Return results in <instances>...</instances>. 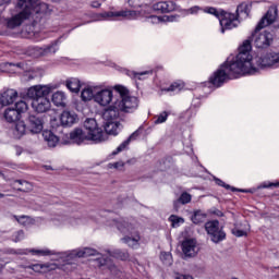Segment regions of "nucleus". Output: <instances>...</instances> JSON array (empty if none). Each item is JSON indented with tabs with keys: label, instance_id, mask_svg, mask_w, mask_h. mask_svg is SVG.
<instances>
[{
	"label": "nucleus",
	"instance_id": "obj_1",
	"mask_svg": "<svg viewBox=\"0 0 279 279\" xmlns=\"http://www.w3.org/2000/svg\"><path fill=\"white\" fill-rule=\"evenodd\" d=\"M81 99L106 108L102 112L105 131L112 136L119 135L123 130L122 121H125V114L136 112L140 104L138 97L130 95V89L123 85H87L81 92Z\"/></svg>",
	"mask_w": 279,
	"mask_h": 279
},
{
	"label": "nucleus",
	"instance_id": "obj_2",
	"mask_svg": "<svg viewBox=\"0 0 279 279\" xmlns=\"http://www.w3.org/2000/svg\"><path fill=\"white\" fill-rule=\"evenodd\" d=\"M267 69H279V52L266 51L252 56V44L250 40L243 41L239 48V53L228 57L218 71L209 77L210 84L219 88L228 80H236L242 75H256L259 71Z\"/></svg>",
	"mask_w": 279,
	"mask_h": 279
},
{
	"label": "nucleus",
	"instance_id": "obj_3",
	"mask_svg": "<svg viewBox=\"0 0 279 279\" xmlns=\"http://www.w3.org/2000/svg\"><path fill=\"white\" fill-rule=\"evenodd\" d=\"M11 16L7 19V27L16 29L23 23L38 22L43 16L51 14V7L40 0H17L15 7L10 10Z\"/></svg>",
	"mask_w": 279,
	"mask_h": 279
},
{
	"label": "nucleus",
	"instance_id": "obj_4",
	"mask_svg": "<svg viewBox=\"0 0 279 279\" xmlns=\"http://www.w3.org/2000/svg\"><path fill=\"white\" fill-rule=\"evenodd\" d=\"M278 19V8L271 7L268 9L266 14L260 19L255 31L252 35L253 43L257 49H267L271 43H274V34L269 31H264L260 33V29L274 25Z\"/></svg>",
	"mask_w": 279,
	"mask_h": 279
},
{
	"label": "nucleus",
	"instance_id": "obj_5",
	"mask_svg": "<svg viewBox=\"0 0 279 279\" xmlns=\"http://www.w3.org/2000/svg\"><path fill=\"white\" fill-rule=\"evenodd\" d=\"M33 256H54L52 260H58L59 263H71L75 258H88V256H99V252L92 247H78L71 251H65L61 253H56L49 248H39L28 251Z\"/></svg>",
	"mask_w": 279,
	"mask_h": 279
},
{
	"label": "nucleus",
	"instance_id": "obj_6",
	"mask_svg": "<svg viewBox=\"0 0 279 279\" xmlns=\"http://www.w3.org/2000/svg\"><path fill=\"white\" fill-rule=\"evenodd\" d=\"M107 226H116L121 234L124 236L121 239L122 243H125L129 247L136 248L141 245V234L138 233V222L134 219L117 218L109 220Z\"/></svg>",
	"mask_w": 279,
	"mask_h": 279
},
{
	"label": "nucleus",
	"instance_id": "obj_7",
	"mask_svg": "<svg viewBox=\"0 0 279 279\" xmlns=\"http://www.w3.org/2000/svg\"><path fill=\"white\" fill-rule=\"evenodd\" d=\"M58 88L57 85H35L27 89V97L33 99L32 107L35 112L43 114V112H49L51 110V101L49 95Z\"/></svg>",
	"mask_w": 279,
	"mask_h": 279
},
{
	"label": "nucleus",
	"instance_id": "obj_8",
	"mask_svg": "<svg viewBox=\"0 0 279 279\" xmlns=\"http://www.w3.org/2000/svg\"><path fill=\"white\" fill-rule=\"evenodd\" d=\"M45 130V121L40 117L29 116L26 122L19 120L11 129L13 138H23L26 134H40Z\"/></svg>",
	"mask_w": 279,
	"mask_h": 279
},
{
	"label": "nucleus",
	"instance_id": "obj_9",
	"mask_svg": "<svg viewBox=\"0 0 279 279\" xmlns=\"http://www.w3.org/2000/svg\"><path fill=\"white\" fill-rule=\"evenodd\" d=\"M84 128H85V134L88 136V141H93L94 143H104V141H108V132L101 130L97 125V121L93 118L86 119L84 122Z\"/></svg>",
	"mask_w": 279,
	"mask_h": 279
},
{
	"label": "nucleus",
	"instance_id": "obj_10",
	"mask_svg": "<svg viewBox=\"0 0 279 279\" xmlns=\"http://www.w3.org/2000/svg\"><path fill=\"white\" fill-rule=\"evenodd\" d=\"M154 9L151 7H146L144 11L143 21L146 23H151V25H160V23H175L178 21V15H155Z\"/></svg>",
	"mask_w": 279,
	"mask_h": 279
},
{
	"label": "nucleus",
	"instance_id": "obj_11",
	"mask_svg": "<svg viewBox=\"0 0 279 279\" xmlns=\"http://www.w3.org/2000/svg\"><path fill=\"white\" fill-rule=\"evenodd\" d=\"M205 230L213 243H221V241L226 240V232L223 231V228L219 226V220L207 221L205 223Z\"/></svg>",
	"mask_w": 279,
	"mask_h": 279
},
{
	"label": "nucleus",
	"instance_id": "obj_12",
	"mask_svg": "<svg viewBox=\"0 0 279 279\" xmlns=\"http://www.w3.org/2000/svg\"><path fill=\"white\" fill-rule=\"evenodd\" d=\"M77 121V113H75L74 111L64 110L59 116V118L52 119L50 123L52 128H58V125H62L63 128H71L72 125H75Z\"/></svg>",
	"mask_w": 279,
	"mask_h": 279
},
{
	"label": "nucleus",
	"instance_id": "obj_13",
	"mask_svg": "<svg viewBox=\"0 0 279 279\" xmlns=\"http://www.w3.org/2000/svg\"><path fill=\"white\" fill-rule=\"evenodd\" d=\"M219 23L221 34H226L228 29H234V27H239V17L234 13H228L223 11L222 15L219 16Z\"/></svg>",
	"mask_w": 279,
	"mask_h": 279
},
{
	"label": "nucleus",
	"instance_id": "obj_14",
	"mask_svg": "<svg viewBox=\"0 0 279 279\" xmlns=\"http://www.w3.org/2000/svg\"><path fill=\"white\" fill-rule=\"evenodd\" d=\"M150 8L155 12H161V13H168V12H175L180 10V7L175 4V2L168 0V1H158V2H153L150 4Z\"/></svg>",
	"mask_w": 279,
	"mask_h": 279
},
{
	"label": "nucleus",
	"instance_id": "obj_15",
	"mask_svg": "<svg viewBox=\"0 0 279 279\" xmlns=\"http://www.w3.org/2000/svg\"><path fill=\"white\" fill-rule=\"evenodd\" d=\"M182 252L184 256L189 258H193V256H197V252H199V247H197L196 239H186L182 242Z\"/></svg>",
	"mask_w": 279,
	"mask_h": 279
},
{
	"label": "nucleus",
	"instance_id": "obj_16",
	"mask_svg": "<svg viewBox=\"0 0 279 279\" xmlns=\"http://www.w3.org/2000/svg\"><path fill=\"white\" fill-rule=\"evenodd\" d=\"M96 265L101 269H109V271H111L113 276H118L119 278H121L119 274H123L121 270H119V268H117V266L114 265V262H112L111 258L98 257L96 259Z\"/></svg>",
	"mask_w": 279,
	"mask_h": 279
},
{
	"label": "nucleus",
	"instance_id": "obj_17",
	"mask_svg": "<svg viewBox=\"0 0 279 279\" xmlns=\"http://www.w3.org/2000/svg\"><path fill=\"white\" fill-rule=\"evenodd\" d=\"M84 141H88V136L86 132L82 129H75L70 133V137L68 141H64L65 145L69 143H74L76 145H82Z\"/></svg>",
	"mask_w": 279,
	"mask_h": 279
},
{
	"label": "nucleus",
	"instance_id": "obj_18",
	"mask_svg": "<svg viewBox=\"0 0 279 279\" xmlns=\"http://www.w3.org/2000/svg\"><path fill=\"white\" fill-rule=\"evenodd\" d=\"M250 232V223L247 221H236L231 229V233L234 236H247Z\"/></svg>",
	"mask_w": 279,
	"mask_h": 279
},
{
	"label": "nucleus",
	"instance_id": "obj_19",
	"mask_svg": "<svg viewBox=\"0 0 279 279\" xmlns=\"http://www.w3.org/2000/svg\"><path fill=\"white\" fill-rule=\"evenodd\" d=\"M60 267L56 263H45V264H33L29 269H33L35 274H49V271H56Z\"/></svg>",
	"mask_w": 279,
	"mask_h": 279
},
{
	"label": "nucleus",
	"instance_id": "obj_20",
	"mask_svg": "<svg viewBox=\"0 0 279 279\" xmlns=\"http://www.w3.org/2000/svg\"><path fill=\"white\" fill-rule=\"evenodd\" d=\"M145 9L141 10H122L120 11L121 19H128L129 21H137L138 19H144Z\"/></svg>",
	"mask_w": 279,
	"mask_h": 279
},
{
	"label": "nucleus",
	"instance_id": "obj_21",
	"mask_svg": "<svg viewBox=\"0 0 279 279\" xmlns=\"http://www.w3.org/2000/svg\"><path fill=\"white\" fill-rule=\"evenodd\" d=\"M19 97V93L15 89H7L0 96L1 106H10L15 102Z\"/></svg>",
	"mask_w": 279,
	"mask_h": 279
},
{
	"label": "nucleus",
	"instance_id": "obj_22",
	"mask_svg": "<svg viewBox=\"0 0 279 279\" xmlns=\"http://www.w3.org/2000/svg\"><path fill=\"white\" fill-rule=\"evenodd\" d=\"M126 75L131 77V80H140L141 82L145 80H149L151 75H154V70H145V71H128Z\"/></svg>",
	"mask_w": 279,
	"mask_h": 279
},
{
	"label": "nucleus",
	"instance_id": "obj_23",
	"mask_svg": "<svg viewBox=\"0 0 279 279\" xmlns=\"http://www.w3.org/2000/svg\"><path fill=\"white\" fill-rule=\"evenodd\" d=\"M114 19H121L120 11H104L95 16V21H114Z\"/></svg>",
	"mask_w": 279,
	"mask_h": 279
},
{
	"label": "nucleus",
	"instance_id": "obj_24",
	"mask_svg": "<svg viewBox=\"0 0 279 279\" xmlns=\"http://www.w3.org/2000/svg\"><path fill=\"white\" fill-rule=\"evenodd\" d=\"M35 50L37 51L36 56H51L58 51V41L45 46L44 48H35Z\"/></svg>",
	"mask_w": 279,
	"mask_h": 279
},
{
	"label": "nucleus",
	"instance_id": "obj_25",
	"mask_svg": "<svg viewBox=\"0 0 279 279\" xmlns=\"http://www.w3.org/2000/svg\"><path fill=\"white\" fill-rule=\"evenodd\" d=\"M65 86L70 93H80V88H82V82L80 78L71 77L65 81Z\"/></svg>",
	"mask_w": 279,
	"mask_h": 279
},
{
	"label": "nucleus",
	"instance_id": "obj_26",
	"mask_svg": "<svg viewBox=\"0 0 279 279\" xmlns=\"http://www.w3.org/2000/svg\"><path fill=\"white\" fill-rule=\"evenodd\" d=\"M156 0H129L130 8H141V10H147Z\"/></svg>",
	"mask_w": 279,
	"mask_h": 279
},
{
	"label": "nucleus",
	"instance_id": "obj_27",
	"mask_svg": "<svg viewBox=\"0 0 279 279\" xmlns=\"http://www.w3.org/2000/svg\"><path fill=\"white\" fill-rule=\"evenodd\" d=\"M3 118L8 123H14V121H19L21 116L19 114L17 110L14 108H7L3 112Z\"/></svg>",
	"mask_w": 279,
	"mask_h": 279
},
{
	"label": "nucleus",
	"instance_id": "obj_28",
	"mask_svg": "<svg viewBox=\"0 0 279 279\" xmlns=\"http://www.w3.org/2000/svg\"><path fill=\"white\" fill-rule=\"evenodd\" d=\"M43 137L46 141L48 147H56L58 143L60 142V138L56 136L51 131H44L43 132Z\"/></svg>",
	"mask_w": 279,
	"mask_h": 279
},
{
	"label": "nucleus",
	"instance_id": "obj_29",
	"mask_svg": "<svg viewBox=\"0 0 279 279\" xmlns=\"http://www.w3.org/2000/svg\"><path fill=\"white\" fill-rule=\"evenodd\" d=\"M66 101V93L62 90H58L54 94H52V102L54 106H64Z\"/></svg>",
	"mask_w": 279,
	"mask_h": 279
},
{
	"label": "nucleus",
	"instance_id": "obj_30",
	"mask_svg": "<svg viewBox=\"0 0 279 279\" xmlns=\"http://www.w3.org/2000/svg\"><path fill=\"white\" fill-rule=\"evenodd\" d=\"M134 138H136V133H133L131 136L128 137V140L122 142L117 147V149L112 151V155L117 156V154H121V151H125V149H128V146L130 145V143H132V141H134Z\"/></svg>",
	"mask_w": 279,
	"mask_h": 279
},
{
	"label": "nucleus",
	"instance_id": "obj_31",
	"mask_svg": "<svg viewBox=\"0 0 279 279\" xmlns=\"http://www.w3.org/2000/svg\"><path fill=\"white\" fill-rule=\"evenodd\" d=\"M107 256H111L112 258H118L119 260H128L130 258V254L125 251H121L116 248L113 251H108Z\"/></svg>",
	"mask_w": 279,
	"mask_h": 279
},
{
	"label": "nucleus",
	"instance_id": "obj_32",
	"mask_svg": "<svg viewBox=\"0 0 279 279\" xmlns=\"http://www.w3.org/2000/svg\"><path fill=\"white\" fill-rule=\"evenodd\" d=\"M14 189H16V191H23V192H28L32 191V189H34V185H32V183L27 182V181H21L17 180L13 183Z\"/></svg>",
	"mask_w": 279,
	"mask_h": 279
},
{
	"label": "nucleus",
	"instance_id": "obj_33",
	"mask_svg": "<svg viewBox=\"0 0 279 279\" xmlns=\"http://www.w3.org/2000/svg\"><path fill=\"white\" fill-rule=\"evenodd\" d=\"M183 16H197L199 12H204V8L199 5H193L190 9L181 10Z\"/></svg>",
	"mask_w": 279,
	"mask_h": 279
},
{
	"label": "nucleus",
	"instance_id": "obj_34",
	"mask_svg": "<svg viewBox=\"0 0 279 279\" xmlns=\"http://www.w3.org/2000/svg\"><path fill=\"white\" fill-rule=\"evenodd\" d=\"M184 88V83L174 82L168 88H161L162 93H180Z\"/></svg>",
	"mask_w": 279,
	"mask_h": 279
},
{
	"label": "nucleus",
	"instance_id": "obj_35",
	"mask_svg": "<svg viewBox=\"0 0 279 279\" xmlns=\"http://www.w3.org/2000/svg\"><path fill=\"white\" fill-rule=\"evenodd\" d=\"M169 111H162L154 117V124L160 125L162 123H167V120L169 119Z\"/></svg>",
	"mask_w": 279,
	"mask_h": 279
},
{
	"label": "nucleus",
	"instance_id": "obj_36",
	"mask_svg": "<svg viewBox=\"0 0 279 279\" xmlns=\"http://www.w3.org/2000/svg\"><path fill=\"white\" fill-rule=\"evenodd\" d=\"M191 199H192L191 194L183 192L180 195V197L177 201H174V206H175V208H178V206H180V204H182V205L191 204Z\"/></svg>",
	"mask_w": 279,
	"mask_h": 279
},
{
	"label": "nucleus",
	"instance_id": "obj_37",
	"mask_svg": "<svg viewBox=\"0 0 279 279\" xmlns=\"http://www.w3.org/2000/svg\"><path fill=\"white\" fill-rule=\"evenodd\" d=\"M192 221L193 223H196V225L204 223V221H206V213L202 210L194 211L192 216Z\"/></svg>",
	"mask_w": 279,
	"mask_h": 279
},
{
	"label": "nucleus",
	"instance_id": "obj_38",
	"mask_svg": "<svg viewBox=\"0 0 279 279\" xmlns=\"http://www.w3.org/2000/svg\"><path fill=\"white\" fill-rule=\"evenodd\" d=\"M203 12L205 14H211V16H216L218 20L223 14V10L214 7H206L203 9Z\"/></svg>",
	"mask_w": 279,
	"mask_h": 279
},
{
	"label": "nucleus",
	"instance_id": "obj_39",
	"mask_svg": "<svg viewBox=\"0 0 279 279\" xmlns=\"http://www.w3.org/2000/svg\"><path fill=\"white\" fill-rule=\"evenodd\" d=\"M160 260L167 267H171L173 265V256L169 252H161L160 254Z\"/></svg>",
	"mask_w": 279,
	"mask_h": 279
},
{
	"label": "nucleus",
	"instance_id": "obj_40",
	"mask_svg": "<svg viewBox=\"0 0 279 279\" xmlns=\"http://www.w3.org/2000/svg\"><path fill=\"white\" fill-rule=\"evenodd\" d=\"M15 110L17 112V114H23L25 112H27V110H29V106H27V102H25L24 100H20L15 104Z\"/></svg>",
	"mask_w": 279,
	"mask_h": 279
},
{
	"label": "nucleus",
	"instance_id": "obj_41",
	"mask_svg": "<svg viewBox=\"0 0 279 279\" xmlns=\"http://www.w3.org/2000/svg\"><path fill=\"white\" fill-rule=\"evenodd\" d=\"M169 221L173 228H180L184 223V218L177 215H171Z\"/></svg>",
	"mask_w": 279,
	"mask_h": 279
},
{
	"label": "nucleus",
	"instance_id": "obj_42",
	"mask_svg": "<svg viewBox=\"0 0 279 279\" xmlns=\"http://www.w3.org/2000/svg\"><path fill=\"white\" fill-rule=\"evenodd\" d=\"M14 219L20 222L21 226H29L32 218L28 216H14Z\"/></svg>",
	"mask_w": 279,
	"mask_h": 279
},
{
	"label": "nucleus",
	"instance_id": "obj_43",
	"mask_svg": "<svg viewBox=\"0 0 279 279\" xmlns=\"http://www.w3.org/2000/svg\"><path fill=\"white\" fill-rule=\"evenodd\" d=\"M23 239H25V233L23 231H17L14 235H13V241L15 243H19V241H23Z\"/></svg>",
	"mask_w": 279,
	"mask_h": 279
},
{
	"label": "nucleus",
	"instance_id": "obj_44",
	"mask_svg": "<svg viewBox=\"0 0 279 279\" xmlns=\"http://www.w3.org/2000/svg\"><path fill=\"white\" fill-rule=\"evenodd\" d=\"M271 186H279V182H276V183H274V182H264L260 186H259V189H271Z\"/></svg>",
	"mask_w": 279,
	"mask_h": 279
},
{
	"label": "nucleus",
	"instance_id": "obj_45",
	"mask_svg": "<svg viewBox=\"0 0 279 279\" xmlns=\"http://www.w3.org/2000/svg\"><path fill=\"white\" fill-rule=\"evenodd\" d=\"M123 166H124L123 161H117L114 163L108 165L109 169H122Z\"/></svg>",
	"mask_w": 279,
	"mask_h": 279
},
{
	"label": "nucleus",
	"instance_id": "obj_46",
	"mask_svg": "<svg viewBox=\"0 0 279 279\" xmlns=\"http://www.w3.org/2000/svg\"><path fill=\"white\" fill-rule=\"evenodd\" d=\"M216 184H218V186H223L225 189H230V185L225 184L223 181H221L220 179H215Z\"/></svg>",
	"mask_w": 279,
	"mask_h": 279
},
{
	"label": "nucleus",
	"instance_id": "obj_47",
	"mask_svg": "<svg viewBox=\"0 0 279 279\" xmlns=\"http://www.w3.org/2000/svg\"><path fill=\"white\" fill-rule=\"evenodd\" d=\"M90 8H101V2H99V0H93L90 2Z\"/></svg>",
	"mask_w": 279,
	"mask_h": 279
},
{
	"label": "nucleus",
	"instance_id": "obj_48",
	"mask_svg": "<svg viewBox=\"0 0 279 279\" xmlns=\"http://www.w3.org/2000/svg\"><path fill=\"white\" fill-rule=\"evenodd\" d=\"M8 260L7 259H3V258H0V274L1 271H3V268L5 267V265H8Z\"/></svg>",
	"mask_w": 279,
	"mask_h": 279
},
{
	"label": "nucleus",
	"instance_id": "obj_49",
	"mask_svg": "<svg viewBox=\"0 0 279 279\" xmlns=\"http://www.w3.org/2000/svg\"><path fill=\"white\" fill-rule=\"evenodd\" d=\"M174 279H193V277L189 275H175Z\"/></svg>",
	"mask_w": 279,
	"mask_h": 279
},
{
	"label": "nucleus",
	"instance_id": "obj_50",
	"mask_svg": "<svg viewBox=\"0 0 279 279\" xmlns=\"http://www.w3.org/2000/svg\"><path fill=\"white\" fill-rule=\"evenodd\" d=\"M247 8L246 4H240L236 9V13L239 14V12H242V10H245Z\"/></svg>",
	"mask_w": 279,
	"mask_h": 279
},
{
	"label": "nucleus",
	"instance_id": "obj_51",
	"mask_svg": "<svg viewBox=\"0 0 279 279\" xmlns=\"http://www.w3.org/2000/svg\"><path fill=\"white\" fill-rule=\"evenodd\" d=\"M12 0H0V5H8Z\"/></svg>",
	"mask_w": 279,
	"mask_h": 279
},
{
	"label": "nucleus",
	"instance_id": "obj_52",
	"mask_svg": "<svg viewBox=\"0 0 279 279\" xmlns=\"http://www.w3.org/2000/svg\"><path fill=\"white\" fill-rule=\"evenodd\" d=\"M214 215H216L217 217H223V213L221 210L214 211Z\"/></svg>",
	"mask_w": 279,
	"mask_h": 279
},
{
	"label": "nucleus",
	"instance_id": "obj_53",
	"mask_svg": "<svg viewBox=\"0 0 279 279\" xmlns=\"http://www.w3.org/2000/svg\"><path fill=\"white\" fill-rule=\"evenodd\" d=\"M242 193H250V190H240Z\"/></svg>",
	"mask_w": 279,
	"mask_h": 279
},
{
	"label": "nucleus",
	"instance_id": "obj_54",
	"mask_svg": "<svg viewBox=\"0 0 279 279\" xmlns=\"http://www.w3.org/2000/svg\"><path fill=\"white\" fill-rule=\"evenodd\" d=\"M22 254H27V251H24Z\"/></svg>",
	"mask_w": 279,
	"mask_h": 279
},
{
	"label": "nucleus",
	"instance_id": "obj_55",
	"mask_svg": "<svg viewBox=\"0 0 279 279\" xmlns=\"http://www.w3.org/2000/svg\"><path fill=\"white\" fill-rule=\"evenodd\" d=\"M0 197H3V194H0Z\"/></svg>",
	"mask_w": 279,
	"mask_h": 279
},
{
	"label": "nucleus",
	"instance_id": "obj_56",
	"mask_svg": "<svg viewBox=\"0 0 279 279\" xmlns=\"http://www.w3.org/2000/svg\"><path fill=\"white\" fill-rule=\"evenodd\" d=\"M76 223L72 222V226H75Z\"/></svg>",
	"mask_w": 279,
	"mask_h": 279
},
{
	"label": "nucleus",
	"instance_id": "obj_57",
	"mask_svg": "<svg viewBox=\"0 0 279 279\" xmlns=\"http://www.w3.org/2000/svg\"><path fill=\"white\" fill-rule=\"evenodd\" d=\"M17 66H21V63H19Z\"/></svg>",
	"mask_w": 279,
	"mask_h": 279
},
{
	"label": "nucleus",
	"instance_id": "obj_58",
	"mask_svg": "<svg viewBox=\"0 0 279 279\" xmlns=\"http://www.w3.org/2000/svg\"><path fill=\"white\" fill-rule=\"evenodd\" d=\"M52 1H60V0H52Z\"/></svg>",
	"mask_w": 279,
	"mask_h": 279
}]
</instances>
